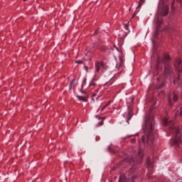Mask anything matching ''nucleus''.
Returning <instances> with one entry per match:
<instances>
[{"instance_id":"7","label":"nucleus","mask_w":182,"mask_h":182,"mask_svg":"<svg viewBox=\"0 0 182 182\" xmlns=\"http://www.w3.org/2000/svg\"><path fill=\"white\" fill-rule=\"evenodd\" d=\"M168 7H167V6L164 7L162 9L161 15L162 16H166V15H168Z\"/></svg>"},{"instance_id":"1","label":"nucleus","mask_w":182,"mask_h":182,"mask_svg":"<svg viewBox=\"0 0 182 182\" xmlns=\"http://www.w3.org/2000/svg\"><path fill=\"white\" fill-rule=\"evenodd\" d=\"M144 135L142 136V141L148 146L154 144V139L156 137V132L154 131V119L153 115L149 114L143 125Z\"/></svg>"},{"instance_id":"29","label":"nucleus","mask_w":182,"mask_h":182,"mask_svg":"<svg viewBox=\"0 0 182 182\" xmlns=\"http://www.w3.org/2000/svg\"><path fill=\"white\" fill-rule=\"evenodd\" d=\"M178 163H182V159L178 161Z\"/></svg>"},{"instance_id":"2","label":"nucleus","mask_w":182,"mask_h":182,"mask_svg":"<svg viewBox=\"0 0 182 182\" xmlns=\"http://www.w3.org/2000/svg\"><path fill=\"white\" fill-rule=\"evenodd\" d=\"M142 159L143 154L141 153V150L134 152V156L129 161L131 168L129 171L128 179L126 178L125 174H122L119 176V182H134V180L137 178V175H136V164L141 163Z\"/></svg>"},{"instance_id":"5","label":"nucleus","mask_w":182,"mask_h":182,"mask_svg":"<svg viewBox=\"0 0 182 182\" xmlns=\"http://www.w3.org/2000/svg\"><path fill=\"white\" fill-rule=\"evenodd\" d=\"M181 63H182V60H181V58H178V59H176V60L175 61L174 66H175L176 70H178V72H182V65H181Z\"/></svg>"},{"instance_id":"34","label":"nucleus","mask_w":182,"mask_h":182,"mask_svg":"<svg viewBox=\"0 0 182 182\" xmlns=\"http://www.w3.org/2000/svg\"><path fill=\"white\" fill-rule=\"evenodd\" d=\"M132 142H134V139H132Z\"/></svg>"},{"instance_id":"15","label":"nucleus","mask_w":182,"mask_h":182,"mask_svg":"<svg viewBox=\"0 0 182 182\" xmlns=\"http://www.w3.org/2000/svg\"><path fill=\"white\" fill-rule=\"evenodd\" d=\"M116 70H122V64L117 63Z\"/></svg>"},{"instance_id":"8","label":"nucleus","mask_w":182,"mask_h":182,"mask_svg":"<svg viewBox=\"0 0 182 182\" xmlns=\"http://www.w3.org/2000/svg\"><path fill=\"white\" fill-rule=\"evenodd\" d=\"M175 114H180V116H182V106H181L180 107H178L176 110H175Z\"/></svg>"},{"instance_id":"3","label":"nucleus","mask_w":182,"mask_h":182,"mask_svg":"<svg viewBox=\"0 0 182 182\" xmlns=\"http://www.w3.org/2000/svg\"><path fill=\"white\" fill-rule=\"evenodd\" d=\"M163 125L166 127H169V129L176 134L175 139L172 140L171 144L172 146H178L182 143L181 139V133L180 131L181 130V127L174 126V122L169 120L168 118L165 117L163 119Z\"/></svg>"},{"instance_id":"28","label":"nucleus","mask_w":182,"mask_h":182,"mask_svg":"<svg viewBox=\"0 0 182 182\" xmlns=\"http://www.w3.org/2000/svg\"><path fill=\"white\" fill-rule=\"evenodd\" d=\"M114 48L117 50H119V48L117 47H116V46H114Z\"/></svg>"},{"instance_id":"14","label":"nucleus","mask_w":182,"mask_h":182,"mask_svg":"<svg viewBox=\"0 0 182 182\" xmlns=\"http://www.w3.org/2000/svg\"><path fill=\"white\" fill-rule=\"evenodd\" d=\"M74 87H75V81H70L69 88L73 89Z\"/></svg>"},{"instance_id":"25","label":"nucleus","mask_w":182,"mask_h":182,"mask_svg":"<svg viewBox=\"0 0 182 182\" xmlns=\"http://www.w3.org/2000/svg\"><path fill=\"white\" fill-rule=\"evenodd\" d=\"M90 86H95V82H91L90 83Z\"/></svg>"},{"instance_id":"32","label":"nucleus","mask_w":182,"mask_h":182,"mask_svg":"<svg viewBox=\"0 0 182 182\" xmlns=\"http://www.w3.org/2000/svg\"><path fill=\"white\" fill-rule=\"evenodd\" d=\"M88 54H89V53H85V56H87Z\"/></svg>"},{"instance_id":"20","label":"nucleus","mask_w":182,"mask_h":182,"mask_svg":"<svg viewBox=\"0 0 182 182\" xmlns=\"http://www.w3.org/2000/svg\"><path fill=\"white\" fill-rule=\"evenodd\" d=\"M96 96H97V94H96V93L93 94V95L92 97V100H93V102H95V98L96 97Z\"/></svg>"},{"instance_id":"37","label":"nucleus","mask_w":182,"mask_h":182,"mask_svg":"<svg viewBox=\"0 0 182 182\" xmlns=\"http://www.w3.org/2000/svg\"><path fill=\"white\" fill-rule=\"evenodd\" d=\"M82 93H84L82 91H81Z\"/></svg>"},{"instance_id":"21","label":"nucleus","mask_w":182,"mask_h":182,"mask_svg":"<svg viewBox=\"0 0 182 182\" xmlns=\"http://www.w3.org/2000/svg\"><path fill=\"white\" fill-rule=\"evenodd\" d=\"M124 28L126 29V31H129V26L127 24H124Z\"/></svg>"},{"instance_id":"35","label":"nucleus","mask_w":182,"mask_h":182,"mask_svg":"<svg viewBox=\"0 0 182 182\" xmlns=\"http://www.w3.org/2000/svg\"><path fill=\"white\" fill-rule=\"evenodd\" d=\"M102 50H106L105 48H103Z\"/></svg>"},{"instance_id":"24","label":"nucleus","mask_w":182,"mask_h":182,"mask_svg":"<svg viewBox=\"0 0 182 182\" xmlns=\"http://www.w3.org/2000/svg\"><path fill=\"white\" fill-rule=\"evenodd\" d=\"M136 15H137V13H134L132 18H134V16H136Z\"/></svg>"},{"instance_id":"38","label":"nucleus","mask_w":182,"mask_h":182,"mask_svg":"<svg viewBox=\"0 0 182 182\" xmlns=\"http://www.w3.org/2000/svg\"><path fill=\"white\" fill-rule=\"evenodd\" d=\"M23 1H28V0H23Z\"/></svg>"},{"instance_id":"6","label":"nucleus","mask_w":182,"mask_h":182,"mask_svg":"<svg viewBox=\"0 0 182 182\" xmlns=\"http://www.w3.org/2000/svg\"><path fill=\"white\" fill-rule=\"evenodd\" d=\"M102 68H105V65L103 64V62H98L95 63V73H99L100 72V69Z\"/></svg>"},{"instance_id":"17","label":"nucleus","mask_w":182,"mask_h":182,"mask_svg":"<svg viewBox=\"0 0 182 182\" xmlns=\"http://www.w3.org/2000/svg\"><path fill=\"white\" fill-rule=\"evenodd\" d=\"M173 102H177V100L178 99V97L176 94H173Z\"/></svg>"},{"instance_id":"23","label":"nucleus","mask_w":182,"mask_h":182,"mask_svg":"<svg viewBox=\"0 0 182 182\" xmlns=\"http://www.w3.org/2000/svg\"><path fill=\"white\" fill-rule=\"evenodd\" d=\"M84 69H85V70H86V72H87V70H89V68L86 65H84Z\"/></svg>"},{"instance_id":"18","label":"nucleus","mask_w":182,"mask_h":182,"mask_svg":"<svg viewBox=\"0 0 182 182\" xmlns=\"http://www.w3.org/2000/svg\"><path fill=\"white\" fill-rule=\"evenodd\" d=\"M127 103H133V97H130L127 100Z\"/></svg>"},{"instance_id":"10","label":"nucleus","mask_w":182,"mask_h":182,"mask_svg":"<svg viewBox=\"0 0 182 182\" xmlns=\"http://www.w3.org/2000/svg\"><path fill=\"white\" fill-rule=\"evenodd\" d=\"M144 4H146V0H139L136 9H138L139 8H141V6L144 5Z\"/></svg>"},{"instance_id":"9","label":"nucleus","mask_w":182,"mask_h":182,"mask_svg":"<svg viewBox=\"0 0 182 182\" xmlns=\"http://www.w3.org/2000/svg\"><path fill=\"white\" fill-rule=\"evenodd\" d=\"M76 97H77L78 100H81L82 102H84L85 103L87 102V99H86V97H82L80 95H76Z\"/></svg>"},{"instance_id":"4","label":"nucleus","mask_w":182,"mask_h":182,"mask_svg":"<svg viewBox=\"0 0 182 182\" xmlns=\"http://www.w3.org/2000/svg\"><path fill=\"white\" fill-rule=\"evenodd\" d=\"M170 60V55H165L163 59V63H165L164 75L166 77H173V68L168 64Z\"/></svg>"},{"instance_id":"27","label":"nucleus","mask_w":182,"mask_h":182,"mask_svg":"<svg viewBox=\"0 0 182 182\" xmlns=\"http://www.w3.org/2000/svg\"><path fill=\"white\" fill-rule=\"evenodd\" d=\"M158 25H161V21H158Z\"/></svg>"},{"instance_id":"33","label":"nucleus","mask_w":182,"mask_h":182,"mask_svg":"<svg viewBox=\"0 0 182 182\" xmlns=\"http://www.w3.org/2000/svg\"><path fill=\"white\" fill-rule=\"evenodd\" d=\"M173 83H176V80H173Z\"/></svg>"},{"instance_id":"16","label":"nucleus","mask_w":182,"mask_h":182,"mask_svg":"<svg viewBox=\"0 0 182 182\" xmlns=\"http://www.w3.org/2000/svg\"><path fill=\"white\" fill-rule=\"evenodd\" d=\"M112 102V101H109L106 105H105L102 109H101V112H103V110H105V109H106V107H107L109 106V105H110V103Z\"/></svg>"},{"instance_id":"30","label":"nucleus","mask_w":182,"mask_h":182,"mask_svg":"<svg viewBox=\"0 0 182 182\" xmlns=\"http://www.w3.org/2000/svg\"><path fill=\"white\" fill-rule=\"evenodd\" d=\"M84 59H85V60H89V59H90V58H84Z\"/></svg>"},{"instance_id":"39","label":"nucleus","mask_w":182,"mask_h":182,"mask_svg":"<svg viewBox=\"0 0 182 182\" xmlns=\"http://www.w3.org/2000/svg\"><path fill=\"white\" fill-rule=\"evenodd\" d=\"M97 119V116H96Z\"/></svg>"},{"instance_id":"26","label":"nucleus","mask_w":182,"mask_h":182,"mask_svg":"<svg viewBox=\"0 0 182 182\" xmlns=\"http://www.w3.org/2000/svg\"><path fill=\"white\" fill-rule=\"evenodd\" d=\"M163 86H164V82H163L161 86L159 87V89H161V87H163Z\"/></svg>"},{"instance_id":"31","label":"nucleus","mask_w":182,"mask_h":182,"mask_svg":"<svg viewBox=\"0 0 182 182\" xmlns=\"http://www.w3.org/2000/svg\"><path fill=\"white\" fill-rule=\"evenodd\" d=\"M160 63V59L159 58H158V63Z\"/></svg>"},{"instance_id":"13","label":"nucleus","mask_w":182,"mask_h":182,"mask_svg":"<svg viewBox=\"0 0 182 182\" xmlns=\"http://www.w3.org/2000/svg\"><path fill=\"white\" fill-rule=\"evenodd\" d=\"M99 120H100L96 125L97 127H99L100 126H103V118L99 117Z\"/></svg>"},{"instance_id":"22","label":"nucleus","mask_w":182,"mask_h":182,"mask_svg":"<svg viewBox=\"0 0 182 182\" xmlns=\"http://www.w3.org/2000/svg\"><path fill=\"white\" fill-rule=\"evenodd\" d=\"M168 102L170 105H171V97H168Z\"/></svg>"},{"instance_id":"36","label":"nucleus","mask_w":182,"mask_h":182,"mask_svg":"<svg viewBox=\"0 0 182 182\" xmlns=\"http://www.w3.org/2000/svg\"><path fill=\"white\" fill-rule=\"evenodd\" d=\"M127 31H128V33H129V30H127Z\"/></svg>"},{"instance_id":"19","label":"nucleus","mask_w":182,"mask_h":182,"mask_svg":"<svg viewBox=\"0 0 182 182\" xmlns=\"http://www.w3.org/2000/svg\"><path fill=\"white\" fill-rule=\"evenodd\" d=\"M76 63H78L79 65H82L83 63V61L82 60H75Z\"/></svg>"},{"instance_id":"12","label":"nucleus","mask_w":182,"mask_h":182,"mask_svg":"<svg viewBox=\"0 0 182 182\" xmlns=\"http://www.w3.org/2000/svg\"><path fill=\"white\" fill-rule=\"evenodd\" d=\"M132 112H129L127 115V123H128L129 124V122H130V120L132 119Z\"/></svg>"},{"instance_id":"11","label":"nucleus","mask_w":182,"mask_h":182,"mask_svg":"<svg viewBox=\"0 0 182 182\" xmlns=\"http://www.w3.org/2000/svg\"><path fill=\"white\" fill-rule=\"evenodd\" d=\"M146 164L148 166V168H151L153 167V162L150 161V158H148L146 160Z\"/></svg>"}]
</instances>
